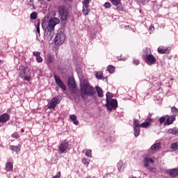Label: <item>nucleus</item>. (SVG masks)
Segmentation results:
<instances>
[{"instance_id":"1","label":"nucleus","mask_w":178,"mask_h":178,"mask_svg":"<svg viewBox=\"0 0 178 178\" xmlns=\"http://www.w3.org/2000/svg\"><path fill=\"white\" fill-rule=\"evenodd\" d=\"M81 97L83 101H87L88 97H94L95 95V90L94 87L90 85L87 79H83L80 83Z\"/></svg>"},{"instance_id":"2","label":"nucleus","mask_w":178,"mask_h":178,"mask_svg":"<svg viewBox=\"0 0 178 178\" xmlns=\"http://www.w3.org/2000/svg\"><path fill=\"white\" fill-rule=\"evenodd\" d=\"M60 23V19L56 17H52L49 21L44 18L42 19V27L43 30H47L49 33H52L55 30V26Z\"/></svg>"},{"instance_id":"3","label":"nucleus","mask_w":178,"mask_h":178,"mask_svg":"<svg viewBox=\"0 0 178 178\" xmlns=\"http://www.w3.org/2000/svg\"><path fill=\"white\" fill-rule=\"evenodd\" d=\"M143 58L145 62L149 65V66L155 65V63H156V58H155V56L151 54V49L148 48L144 49Z\"/></svg>"},{"instance_id":"4","label":"nucleus","mask_w":178,"mask_h":178,"mask_svg":"<svg viewBox=\"0 0 178 178\" xmlns=\"http://www.w3.org/2000/svg\"><path fill=\"white\" fill-rule=\"evenodd\" d=\"M58 14L62 22L64 24H66V22H67V19H69V11L67 10V8L63 6H60L58 8Z\"/></svg>"},{"instance_id":"5","label":"nucleus","mask_w":178,"mask_h":178,"mask_svg":"<svg viewBox=\"0 0 178 178\" xmlns=\"http://www.w3.org/2000/svg\"><path fill=\"white\" fill-rule=\"evenodd\" d=\"M105 106L109 112L112 111H116L118 109V100L116 99H113L111 100H106Z\"/></svg>"},{"instance_id":"6","label":"nucleus","mask_w":178,"mask_h":178,"mask_svg":"<svg viewBox=\"0 0 178 178\" xmlns=\"http://www.w3.org/2000/svg\"><path fill=\"white\" fill-rule=\"evenodd\" d=\"M65 40H66V36L65 35V33L62 32H58L54 38L55 44L62 45V44L65 42Z\"/></svg>"},{"instance_id":"7","label":"nucleus","mask_w":178,"mask_h":178,"mask_svg":"<svg viewBox=\"0 0 178 178\" xmlns=\"http://www.w3.org/2000/svg\"><path fill=\"white\" fill-rule=\"evenodd\" d=\"M58 149L60 151V154H64V152H66L67 149H70L69 142H67V140H63L59 145Z\"/></svg>"},{"instance_id":"8","label":"nucleus","mask_w":178,"mask_h":178,"mask_svg":"<svg viewBox=\"0 0 178 178\" xmlns=\"http://www.w3.org/2000/svg\"><path fill=\"white\" fill-rule=\"evenodd\" d=\"M60 103V99H59L58 97L53 98L51 101L50 103L49 104L48 108L49 109H55L56 108V105Z\"/></svg>"},{"instance_id":"9","label":"nucleus","mask_w":178,"mask_h":178,"mask_svg":"<svg viewBox=\"0 0 178 178\" xmlns=\"http://www.w3.org/2000/svg\"><path fill=\"white\" fill-rule=\"evenodd\" d=\"M54 80L56 84H57L60 88H62L63 91H66V85H65V83L62 81V79H60L58 75H54Z\"/></svg>"},{"instance_id":"10","label":"nucleus","mask_w":178,"mask_h":178,"mask_svg":"<svg viewBox=\"0 0 178 178\" xmlns=\"http://www.w3.org/2000/svg\"><path fill=\"white\" fill-rule=\"evenodd\" d=\"M19 74L20 76H26V74H29V73L30 72V68H29V67L27 66H20L19 67Z\"/></svg>"},{"instance_id":"11","label":"nucleus","mask_w":178,"mask_h":178,"mask_svg":"<svg viewBox=\"0 0 178 178\" xmlns=\"http://www.w3.org/2000/svg\"><path fill=\"white\" fill-rule=\"evenodd\" d=\"M54 59H55V57L52 54H48L45 56V62H46L47 66H51V65H52V63H54Z\"/></svg>"},{"instance_id":"12","label":"nucleus","mask_w":178,"mask_h":178,"mask_svg":"<svg viewBox=\"0 0 178 178\" xmlns=\"http://www.w3.org/2000/svg\"><path fill=\"white\" fill-rule=\"evenodd\" d=\"M154 119H146L144 122L140 124V127L143 129H148L152 124Z\"/></svg>"},{"instance_id":"13","label":"nucleus","mask_w":178,"mask_h":178,"mask_svg":"<svg viewBox=\"0 0 178 178\" xmlns=\"http://www.w3.org/2000/svg\"><path fill=\"white\" fill-rule=\"evenodd\" d=\"M167 120L165 121V124L167 126H170V124H173L175 120H176V115H166Z\"/></svg>"},{"instance_id":"14","label":"nucleus","mask_w":178,"mask_h":178,"mask_svg":"<svg viewBox=\"0 0 178 178\" xmlns=\"http://www.w3.org/2000/svg\"><path fill=\"white\" fill-rule=\"evenodd\" d=\"M10 119L9 114L4 113L0 116V123H6Z\"/></svg>"},{"instance_id":"15","label":"nucleus","mask_w":178,"mask_h":178,"mask_svg":"<svg viewBox=\"0 0 178 178\" xmlns=\"http://www.w3.org/2000/svg\"><path fill=\"white\" fill-rule=\"evenodd\" d=\"M154 159H151V157L145 156L143 159V163L145 168H149V163H154Z\"/></svg>"},{"instance_id":"16","label":"nucleus","mask_w":178,"mask_h":178,"mask_svg":"<svg viewBox=\"0 0 178 178\" xmlns=\"http://www.w3.org/2000/svg\"><path fill=\"white\" fill-rule=\"evenodd\" d=\"M33 56H35L36 62L38 63H42V57H41V52L40 51H33Z\"/></svg>"},{"instance_id":"17","label":"nucleus","mask_w":178,"mask_h":178,"mask_svg":"<svg viewBox=\"0 0 178 178\" xmlns=\"http://www.w3.org/2000/svg\"><path fill=\"white\" fill-rule=\"evenodd\" d=\"M167 173H169L170 176H171V177H176V176H177V175H178V169L174 168L172 170H168L167 171Z\"/></svg>"},{"instance_id":"18","label":"nucleus","mask_w":178,"mask_h":178,"mask_svg":"<svg viewBox=\"0 0 178 178\" xmlns=\"http://www.w3.org/2000/svg\"><path fill=\"white\" fill-rule=\"evenodd\" d=\"M20 148H21L20 144H19L17 145H10V149H11V151H13L14 152H16L17 154L20 152Z\"/></svg>"},{"instance_id":"19","label":"nucleus","mask_w":178,"mask_h":178,"mask_svg":"<svg viewBox=\"0 0 178 178\" xmlns=\"http://www.w3.org/2000/svg\"><path fill=\"white\" fill-rule=\"evenodd\" d=\"M95 88H96V91L97 92V96L99 97V98H103L104 90H102V88H101V87L99 86H95Z\"/></svg>"},{"instance_id":"20","label":"nucleus","mask_w":178,"mask_h":178,"mask_svg":"<svg viewBox=\"0 0 178 178\" xmlns=\"http://www.w3.org/2000/svg\"><path fill=\"white\" fill-rule=\"evenodd\" d=\"M5 168H6V172H12V170H13V163L7 162L6 163Z\"/></svg>"},{"instance_id":"21","label":"nucleus","mask_w":178,"mask_h":178,"mask_svg":"<svg viewBox=\"0 0 178 178\" xmlns=\"http://www.w3.org/2000/svg\"><path fill=\"white\" fill-rule=\"evenodd\" d=\"M168 134H171L172 136H176V134H178V128L177 127H173L172 129H169L168 130Z\"/></svg>"},{"instance_id":"22","label":"nucleus","mask_w":178,"mask_h":178,"mask_svg":"<svg viewBox=\"0 0 178 178\" xmlns=\"http://www.w3.org/2000/svg\"><path fill=\"white\" fill-rule=\"evenodd\" d=\"M82 12L85 16H87L91 12V10H90V6H83Z\"/></svg>"},{"instance_id":"23","label":"nucleus","mask_w":178,"mask_h":178,"mask_svg":"<svg viewBox=\"0 0 178 178\" xmlns=\"http://www.w3.org/2000/svg\"><path fill=\"white\" fill-rule=\"evenodd\" d=\"M117 166L119 172H123L124 170L125 165L123 161L118 162Z\"/></svg>"},{"instance_id":"24","label":"nucleus","mask_w":178,"mask_h":178,"mask_svg":"<svg viewBox=\"0 0 178 178\" xmlns=\"http://www.w3.org/2000/svg\"><path fill=\"white\" fill-rule=\"evenodd\" d=\"M70 119L72 120L74 124H75L76 126L79 124V120H77V117L76 116V115L73 114L70 115Z\"/></svg>"},{"instance_id":"25","label":"nucleus","mask_w":178,"mask_h":178,"mask_svg":"<svg viewBox=\"0 0 178 178\" xmlns=\"http://www.w3.org/2000/svg\"><path fill=\"white\" fill-rule=\"evenodd\" d=\"M160 148H161V143H157L152 145L150 147V149H152V151H156V149H160Z\"/></svg>"},{"instance_id":"26","label":"nucleus","mask_w":178,"mask_h":178,"mask_svg":"<svg viewBox=\"0 0 178 178\" xmlns=\"http://www.w3.org/2000/svg\"><path fill=\"white\" fill-rule=\"evenodd\" d=\"M159 54H166L168 52V47H159L158 48Z\"/></svg>"},{"instance_id":"27","label":"nucleus","mask_w":178,"mask_h":178,"mask_svg":"<svg viewBox=\"0 0 178 178\" xmlns=\"http://www.w3.org/2000/svg\"><path fill=\"white\" fill-rule=\"evenodd\" d=\"M111 143H112V138L109 136L104 140V147H108V145H109V144H111Z\"/></svg>"},{"instance_id":"28","label":"nucleus","mask_w":178,"mask_h":178,"mask_svg":"<svg viewBox=\"0 0 178 178\" xmlns=\"http://www.w3.org/2000/svg\"><path fill=\"white\" fill-rule=\"evenodd\" d=\"M140 127H134V134L135 137L140 136Z\"/></svg>"},{"instance_id":"29","label":"nucleus","mask_w":178,"mask_h":178,"mask_svg":"<svg viewBox=\"0 0 178 178\" xmlns=\"http://www.w3.org/2000/svg\"><path fill=\"white\" fill-rule=\"evenodd\" d=\"M171 112H172V113H173L172 116H175L176 117L178 115V108H176V106H173L171 108Z\"/></svg>"},{"instance_id":"30","label":"nucleus","mask_w":178,"mask_h":178,"mask_svg":"<svg viewBox=\"0 0 178 178\" xmlns=\"http://www.w3.org/2000/svg\"><path fill=\"white\" fill-rule=\"evenodd\" d=\"M68 84H69V86H72V87H73V88H74V87H76V81L73 79H68Z\"/></svg>"},{"instance_id":"31","label":"nucleus","mask_w":178,"mask_h":178,"mask_svg":"<svg viewBox=\"0 0 178 178\" xmlns=\"http://www.w3.org/2000/svg\"><path fill=\"white\" fill-rule=\"evenodd\" d=\"M106 101H108V100L109 101V100L113 99H112V97H113V94H112V92H108L106 95Z\"/></svg>"},{"instance_id":"32","label":"nucleus","mask_w":178,"mask_h":178,"mask_svg":"<svg viewBox=\"0 0 178 178\" xmlns=\"http://www.w3.org/2000/svg\"><path fill=\"white\" fill-rule=\"evenodd\" d=\"M107 70L109 73H115V67H113V65H108Z\"/></svg>"},{"instance_id":"33","label":"nucleus","mask_w":178,"mask_h":178,"mask_svg":"<svg viewBox=\"0 0 178 178\" xmlns=\"http://www.w3.org/2000/svg\"><path fill=\"white\" fill-rule=\"evenodd\" d=\"M95 76L96 78L98 79L99 80H102V72H95Z\"/></svg>"},{"instance_id":"34","label":"nucleus","mask_w":178,"mask_h":178,"mask_svg":"<svg viewBox=\"0 0 178 178\" xmlns=\"http://www.w3.org/2000/svg\"><path fill=\"white\" fill-rule=\"evenodd\" d=\"M167 118H168V117H166V115H165V117L163 116V117L160 118L159 119V122L160 124L165 123V122L167 120Z\"/></svg>"},{"instance_id":"35","label":"nucleus","mask_w":178,"mask_h":178,"mask_svg":"<svg viewBox=\"0 0 178 178\" xmlns=\"http://www.w3.org/2000/svg\"><path fill=\"white\" fill-rule=\"evenodd\" d=\"M134 127H141V124H140V121L138 120H134Z\"/></svg>"},{"instance_id":"36","label":"nucleus","mask_w":178,"mask_h":178,"mask_svg":"<svg viewBox=\"0 0 178 178\" xmlns=\"http://www.w3.org/2000/svg\"><path fill=\"white\" fill-rule=\"evenodd\" d=\"M111 2L115 6H118V5H120V0H110Z\"/></svg>"},{"instance_id":"37","label":"nucleus","mask_w":178,"mask_h":178,"mask_svg":"<svg viewBox=\"0 0 178 178\" xmlns=\"http://www.w3.org/2000/svg\"><path fill=\"white\" fill-rule=\"evenodd\" d=\"M90 2H91V0H83L82 2L83 6H90Z\"/></svg>"},{"instance_id":"38","label":"nucleus","mask_w":178,"mask_h":178,"mask_svg":"<svg viewBox=\"0 0 178 178\" xmlns=\"http://www.w3.org/2000/svg\"><path fill=\"white\" fill-rule=\"evenodd\" d=\"M22 77V79H24V80H26V81H30V80H31V76H30L29 74L26 75H24Z\"/></svg>"},{"instance_id":"39","label":"nucleus","mask_w":178,"mask_h":178,"mask_svg":"<svg viewBox=\"0 0 178 178\" xmlns=\"http://www.w3.org/2000/svg\"><path fill=\"white\" fill-rule=\"evenodd\" d=\"M30 18L32 20H35V19H37V13L35 12L32 13L30 15Z\"/></svg>"},{"instance_id":"40","label":"nucleus","mask_w":178,"mask_h":178,"mask_svg":"<svg viewBox=\"0 0 178 178\" xmlns=\"http://www.w3.org/2000/svg\"><path fill=\"white\" fill-rule=\"evenodd\" d=\"M154 30H155V27H154L153 24H151V26L148 29L149 34H152V31H154Z\"/></svg>"},{"instance_id":"41","label":"nucleus","mask_w":178,"mask_h":178,"mask_svg":"<svg viewBox=\"0 0 178 178\" xmlns=\"http://www.w3.org/2000/svg\"><path fill=\"white\" fill-rule=\"evenodd\" d=\"M86 156L91 158V156H92L91 149L86 150Z\"/></svg>"},{"instance_id":"42","label":"nucleus","mask_w":178,"mask_h":178,"mask_svg":"<svg viewBox=\"0 0 178 178\" xmlns=\"http://www.w3.org/2000/svg\"><path fill=\"white\" fill-rule=\"evenodd\" d=\"M38 2H40V1H41V0H38ZM28 5L29 6H34V0L28 1Z\"/></svg>"},{"instance_id":"43","label":"nucleus","mask_w":178,"mask_h":178,"mask_svg":"<svg viewBox=\"0 0 178 178\" xmlns=\"http://www.w3.org/2000/svg\"><path fill=\"white\" fill-rule=\"evenodd\" d=\"M35 27L36 33H38V34H40V22H37V24H35Z\"/></svg>"},{"instance_id":"44","label":"nucleus","mask_w":178,"mask_h":178,"mask_svg":"<svg viewBox=\"0 0 178 178\" xmlns=\"http://www.w3.org/2000/svg\"><path fill=\"white\" fill-rule=\"evenodd\" d=\"M104 6L106 8V9H109V8H111V5L108 1H107L104 4Z\"/></svg>"},{"instance_id":"45","label":"nucleus","mask_w":178,"mask_h":178,"mask_svg":"<svg viewBox=\"0 0 178 178\" xmlns=\"http://www.w3.org/2000/svg\"><path fill=\"white\" fill-rule=\"evenodd\" d=\"M82 163H83V165H86V166H88L89 165L88 159H83Z\"/></svg>"},{"instance_id":"46","label":"nucleus","mask_w":178,"mask_h":178,"mask_svg":"<svg viewBox=\"0 0 178 178\" xmlns=\"http://www.w3.org/2000/svg\"><path fill=\"white\" fill-rule=\"evenodd\" d=\"M177 147H178V145H177V143H172V145H171V148L172 149H177Z\"/></svg>"},{"instance_id":"47","label":"nucleus","mask_w":178,"mask_h":178,"mask_svg":"<svg viewBox=\"0 0 178 178\" xmlns=\"http://www.w3.org/2000/svg\"><path fill=\"white\" fill-rule=\"evenodd\" d=\"M13 138H19V136L17 132H15L14 134H12Z\"/></svg>"},{"instance_id":"48","label":"nucleus","mask_w":178,"mask_h":178,"mask_svg":"<svg viewBox=\"0 0 178 178\" xmlns=\"http://www.w3.org/2000/svg\"><path fill=\"white\" fill-rule=\"evenodd\" d=\"M133 63L137 66V65H140V60H138V59H134Z\"/></svg>"},{"instance_id":"49","label":"nucleus","mask_w":178,"mask_h":178,"mask_svg":"<svg viewBox=\"0 0 178 178\" xmlns=\"http://www.w3.org/2000/svg\"><path fill=\"white\" fill-rule=\"evenodd\" d=\"M148 170H149V172H155V168H154L149 167Z\"/></svg>"},{"instance_id":"50","label":"nucleus","mask_w":178,"mask_h":178,"mask_svg":"<svg viewBox=\"0 0 178 178\" xmlns=\"http://www.w3.org/2000/svg\"><path fill=\"white\" fill-rule=\"evenodd\" d=\"M118 60H125L127 58H123L122 56L118 57Z\"/></svg>"},{"instance_id":"51","label":"nucleus","mask_w":178,"mask_h":178,"mask_svg":"<svg viewBox=\"0 0 178 178\" xmlns=\"http://www.w3.org/2000/svg\"><path fill=\"white\" fill-rule=\"evenodd\" d=\"M151 118H152V113H149L147 119H152Z\"/></svg>"},{"instance_id":"52","label":"nucleus","mask_w":178,"mask_h":178,"mask_svg":"<svg viewBox=\"0 0 178 178\" xmlns=\"http://www.w3.org/2000/svg\"><path fill=\"white\" fill-rule=\"evenodd\" d=\"M86 178H97V177H95V176H93V177L89 176V177H88Z\"/></svg>"},{"instance_id":"53","label":"nucleus","mask_w":178,"mask_h":178,"mask_svg":"<svg viewBox=\"0 0 178 178\" xmlns=\"http://www.w3.org/2000/svg\"><path fill=\"white\" fill-rule=\"evenodd\" d=\"M102 80H103V81L106 80V77H104V76H102Z\"/></svg>"},{"instance_id":"54","label":"nucleus","mask_w":178,"mask_h":178,"mask_svg":"<svg viewBox=\"0 0 178 178\" xmlns=\"http://www.w3.org/2000/svg\"><path fill=\"white\" fill-rule=\"evenodd\" d=\"M21 133H24V129H21Z\"/></svg>"},{"instance_id":"55","label":"nucleus","mask_w":178,"mask_h":178,"mask_svg":"<svg viewBox=\"0 0 178 178\" xmlns=\"http://www.w3.org/2000/svg\"><path fill=\"white\" fill-rule=\"evenodd\" d=\"M56 91H59V88L56 87Z\"/></svg>"},{"instance_id":"56","label":"nucleus","mask_w":178,"mask_h":178,"mask_svg":"<svg viewBox=\"0 0 178 178\" xmlns=\"http://www.w3.org/2000/svg\"><path fill=\"white\" fill-rule=\"evenodd\" d=\"M130 178H137V177H130Z\"/></svg>"},{"instance_id":"57","label":"nucleus","mask_w":178,"mask_h":178,"mask_svg":"<svg viewBox=\"0 0 178 178\" xmlns=\"http://www.w3.org/2000/svg\"><path fill=\"white\" fill-rule=\"evenodd\" d=\"M0 127H2V124H0Z\"/></svg>"},{"instance_id":"58","label":"nucleus","mask_w":178,"mask_h":178,"mask_svg":"<svg viewBox=\"0 0 178 178\" xmlns=\"http://www.w3.org/2000/svg\"><path fill=\"white\" fill-rule=\"evenodd\" d=\"M118 10H120V9L118 8Z\"/></svg>"},{"instance_id":"59","label":"nucleus","mask_w":178,"mask_h":178,"mask_svg":"<svg viewBox=\"0 0 178 178\" xmlns=\"http://www.w3.org/2000/svg\"><path fill=\"white\" fill-rule=\"evenodd\" d=\"M47 1H51V0H47Z\"/></svg>"}]
</instances>
